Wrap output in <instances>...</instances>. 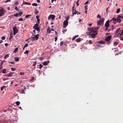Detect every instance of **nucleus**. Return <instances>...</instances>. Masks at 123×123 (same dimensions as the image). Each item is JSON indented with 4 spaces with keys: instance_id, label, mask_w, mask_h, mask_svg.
Returning <instances> with one entry per match:
<instances>
[{
    "instance_id": "obj_1",
    "label": "nucleus",
    "mask_w": 123,
    "mask_h": 123,
    "mask_svg": "<svg viewBox=\"0 0 123 123\" xmlns=\"http://www.w3.org/2000/svg\"><path fill=\"white\" fill-rule=\"evenodd\" d=\"M5 12V11L3 8L0 7V17L3 16L4 15Z\"/></svg>"
},
{
    "instance_id": "obj_2",
    "label": "nucleus",
    "mask_w": 123,
    "mask_h": 123,
    "mask_svg": "<svg viewBox=\"0 0 123 123\" xmlns=\"http://www.w3.org/2000/svg\"><path fill=\"white\" fill-rule=\"evenodd\" d=\"M13 30L14 32V35H15L18 32V30L17 28V27L14 26L13 28Z\"/></svg>"
},
{
    "instance_id": "obj_3",
    "label": "nucleus",
    "mask_w": 123,
    "mask_h": 123,
    "mask_svg": "<svg viewBox=\"0 0 123 123\" xmlns=\"http://www.w3.org/2000/svg\"><path fill=\"white\" fill-rule=\"evenodd\" d=\"M68 19H67L66 20L64 21V22L63 25V28H65L66 26H67L68 25V22L67 21Z\"/></svg>"
},
{
    "instance_id": "obj_4",
    "label": "nucleus",
    "mask_w": 123,
    "mask_h": 123,
    "mask_svg": "<svg viewBox=\"0 0 123 123\" xmlns=\"http://www.w3.org/2000/svg\"><path fill=\"white\" fill-rule=\"evenodd\" d=\"M55 16L54 15L50 14L48 17V19L50 20V18H51L52 20H54L55 18Z\"/></svg>"
},
{
    "instance_id": "obj_5",
    "label": "nucleus",
    "mask_w": 123,
    "mask_h": 123,
    "mask_svg": "<svg viewBox=\"0 0 123 123\" xmlns=\"http://www.w3.org/2000/svg\"><path fill=\"white\" fill-rule=\"evenodd\" d=\"M75 9L74 5L72 7V14L73 15H74L76 14L77 13H78V11H76L75 10L74 11V10Z\"/></svg>"
},
{
    "instance_id": "obj_6",
    "label": "nucleus",
    "mask_w": 123,
    "mask_h": 123,
    "mask_svg": "<svg viewBox=\"0 0 123 123\" xmlns=\"http://www.w3.org/2000/svg\"><path fill=\"white\" fill-rule=\"evenodd\" d=\"M116 35L118 36H119L120 33V28L117 29L116 31Z\"/></svg>"
},
{
    "instance_id": "obj_7",
    "label": "nucleus",
    "mask_w": 123,
    "mask_h": 123,
    "mask_svg": "<svg viewBox=\"0 0 123 123\" xmlns=\"http://www.w3.org/2000/svg\"><path fill=\"white\" fill-rule=\"evenodd\" d=\"M111 38V36H109L105 38V40L106 41H109Z\"/></svg>"
},
{
    "instance_id": "obj_8",
    "label": "nucleus",
    "mask_w": 123,
    "mask_h": 123,
    "mask_svg": "<svg viewBox=\"0 0 123 123\" xmlns=\"http://www.w3.org/2000/svg\"><path fill=\"white\" fill-rule=\"evenodd\" d=\"M93 33L92 34H91V36L92 38H94L95 36H96L98 34V33L97 32H92Z\"/></svg>"
},
{
    "instance_id": "obj_9",
    "label": "nucleus",
    "mask_w": 123,
    "mask_h": 123,
    "mask_svg": "<svg viewBox=\"0 0 123 123\" xmlns=\"http://www.w3.org/2000/svg\"><path fill=\"white\" fill-rule=\"evenodd\" d=\"M121 20L122 19H121L119 17V15H118L117 17V22L120 23L121 22Z\"/></svg>"
},
{
    "instance_id": "obj_10",
    "label": "nucleus",
    "mask_w": 123,
    "mask_h": 123,
    "mask_svg": "<svg viewBox=\"0 0 123 123\" xmlns=\"http://www.w3.org/2000/svg\"><path fill=\"white\" fill-rule=\"evenodd\" d=\"M15 73V72H10L9 73L7 74L6 75L8 77H12L13 74Z\"/></svg>"
},
{
    "instance_id": "obj_11",
    "label": "nucleus",
    "mask_w": 123,
    "mask_h": 123,
    "mask_svg": "<svg viewBox=\"0 0 123 123\" xmlns=\"http://www.w3.org/2000/svg\"><path fill=\"white\" fill-rule=\"evenodd\" d=\"M112 21H113V23L114 24H116L117 22V18H114L110 20V21L111 22Z\"/></svg>"
},
{
    "instance_id": "obj_12",
    "label": "nucleus",
    "mask_w": 123,
    "mask_h": 123,
    "mask_svg": "<svg viewBox=\"0 0 123 123\" xmlns=\"http://www.w3.org/2000/svg\"><path fill=\"white\" fill-rule=\"evenodd\" d=\"M0 123H9L8 120H4L0 122Z\"/></svg>"
},
{
    "instance_id": "obj_13",
    "label": "nucleus",
    "mask_w": 123,
    "mask_h": 123,
    "mask_svg": "<svg viewBox=\"0 0 123 123\" xmlns=\"http://www.w3.org/2000/svg\"><path fill=\"white\" fill-rule=\"evenodd\" d=\"M109 20H108L106 22L105 25V27H108L109 26Z\"/></svg>"
},
{
    "instance_id": "obj_14",
    "label": "nucleus",
    "mask_w": 123,
    "mask_h": 123,
    "mask_svg": "<svg viewBox=\"0 0 123 123\" xmlns=\"http://www.w3.org/2000/svg\"><path fill=\"white\" fill-rule=\"evenodd\" d=\"M92 32H97L98 33V31L97 30L96 28V27H95V28L92 27Z\"/></svg>"
},
{
    "instance_id": "obj_15",
    "label": "nucleus",
    "mask_w": 123,
    "mask_h": 123,
    "mask_svg": "<svg viewBox=\"0 0 123 123\" xmlns=\"http://www.w3.org/2000/svg\"><path fill=\"white\" fill-rule=\"evenodd\" d=\"M49 62V61H48L47 62L45 61L43 62V64L44 66H46L47 65Z\"/></svg>"
},
{
    "instance_id": "obj_16",
    "label": "nucleus",
    "mask_w": 123,
    "mask_h": 123,
    "mask_svg": "<svg viewBox=\"0 0 123 123\" xmlns=\"http://www.w3.org/2000/svg\"><path fill=\"white\" fill-rule=\"evenodd\" d=\"M38 23H36L35 24L34 26L33 27V28L34 29H35V28H37L38 27Z\"/></svg>"
},
{
    "instance_id": "obj_17",
    "label": "nucleus",
    "mask_w": 123,
    "mask_h": 123,
    "mask_svg": "<svg viewBox=\"0 0 123 123\" xmlns=\"http://www.w3.org/2000/svg\"><path fill=\"white\" fill-rule=\"evenodd\" d=\"M39 34H38L36 35L34 37L35 38V39L37 40L39 38Z\"/></svg>"
},
{
    "instance_id": "obj_18",
    "label": "nucleus",
    "mask_w": 123,
    "mask_h": 123,
    "mask_svg": "<svg viewBox=\"0 0 123 123\" xmlns=\"http://www.w3.org/2000/svg\"><path fill=\"white\" fill-rule=\"evenodd\" d=\"M75 41L77 42H79L81 41V38H78L75 39Z\"/></svg>"
},
{
    "instance_id": "obj_19",
    "label": "nucleus",
    "mask_w": 123,
    "mask_h": 123,
    "mask_svg": "<svg viewBox=\"0 0 123 123\" xmlns=\"http://www.w3.org/2000/svg\"><path fill=\"white\" fill-rule=\"evenodd\" d=\"M105 41H101L98 42V43H99L102 44H105Z\"/></svg>"
},
{
    "instance_id": "obj_20",
    "label": "nucleus",
    "mask_w": 123,
    "mask_h": 123,
    "mask_svg": "<svg viewBox=\"0 0 123 123\" xmlns=\"http://www.w3.org/2000/svg\"><path fill=\"white\" fill-rule=\"evenodd\" d=\"M29 39H30V40H35V38L33 37H31L29 38Z\"/></svg>"
},
{
    "instance_id": "obj_21",
    "label": "nucleus",
    "mask_w": 123,
    "mask_h": 123,
    "mask_svg": "<svg viewBox=\"0 0 123 123\" xmlns=\"http://www.w3.org/2000/svg\"><path fill=\"white\" fill-rule=\"evenodd\" d=\"M35 30H37V31L38 32V33H39V32H40V28L39 27H38L36 28H35Z\"/></svg>"
},
{
    "instance_id": "obj_22",
    "label": "nucleus",
    "mask_w": 123,
    "mask_h": 123,
    "mask_svg": "<svg viewBox=\"0 0 123 123\" xmlns=\"http://www.w3.org/2000/svg\"><path fill=\"white\" fill-rule=\"evenodd\" d=\"M6 69H4L2 70V73L4 74H6Z\"/></svg>"
},
{
    "instance_id": "obj_23",
    "label": "nucleus",
    "mask_w": 123,
    "mask_h": 123,
    "mask_svg": "<svg viewBox=\"0 0 123 123\" xmlns=\"http://www.w3.org/2000/svg\"><path fill=\"white\" fill-rule=\"evenodd\" d=\"M9 54H8L6 55L4 57V58L5 59H6L7 58L9 57Z\"/></svg>"
},
{
    "instance_id": "obj_24",
    "label": "nucleus",
    "mask_w": 123,
    "mask_h": 123,
    "mask_svg": "<svg viewBox=\"0 0 123 123\" xmlns=\"http://www.w3.org/2000/svg\"><path fill=\"white\" fill-rule=\"evenodd\" d=\"M20 103V102L18 101H17L16 103V104L17 106L19 105Z\"/></svg>"
},
{
    "instance_id": "obj_25",
    "label": "nucleus",
    "mask_w": 123,
    "mask_h": 123,
    "mask_svg": "<svg viewBox=\"0 0 123 123\" xmlns=\"http://www.w3.org/2000/svg\"><path fill=\"white\" fill-rule=\"evenodd\" d=\"M14 59L17 62L19 61V58H17L16 57H15V58Z\"/></svg>"
},
{
    "instance_id": "obj_26",
    "label": "nucleus",
    "mask_w": 123,
    "mask_h": 123,
    "mask_svg": "<svg viewBox=\"0 0 123 123\" xmlns=\"http://www.w3.org/2000/svg\"><path fill=\"white\" fill-rule=\"evenodd\" d=\"M25 4H26L27 5H31V3H29L27 2H25L23 4L25 5Z\"/></svg>"
},
{
    "instance_id": "obj_27",
    "label": "nucleus",
    "mask_w": 123,
    "mask_h": 123,
    "mask_svg": "<svg viewBox=\"0 0 123 123\" xmlns=\"http://www.w3.org/2000/svg\"><path fill=\"white\" fill-rule=\"evenodd\" d=\"M6 86H3L1 88V91H2L3 90L4 88L6 87Z\"/></svg>"
},
{
    "instance_id": "obj_28",
    "label": "nucleus",
    "mask_w": 123,
    "mask_h": 123,
    "mask_svg": "<svg viewBox=\"0 0 123 123\" xmlns=\"http://www.w3.org/2000/svg\"><path fill=\"white\" fill-rule=\"evenodd\" d=\"M120 8H119L118 9H117V12H116L117 13H119L120 12Z\"/></svg>"
},
{
    "instance_id": "obj_29",
    "label": "nucleus",
    "mask_w": 123,
    "mask_h": 123,
    "mask_svg": "<svg viewBox=\"0 0 123 123\" xmlns=\"http://www.w3.org/2000/svg\"><path fill=\"white\" fill-rule=\"evenodd\" d=\"M88 31H90V32H92V28H88Z\"/></svg>"
},
{
    "instance_id": "obj_30",
    "label": "nucleus",
    "mask_w": 123,
    "mask_h": 123,
    "mask_svg": "<svg viewBox=\"0 0 123 123\" xmlns=\"http://www.w3.org/2000/svg\"><path fill=\"white\" fill-rule=\"evenodd\" d=\"M91 32H86V34L88 36L91 35V33H92Z\"/></svg>"
},
{
    "instance_id": "obj_31",
    "label": "nucleus",
    "mask_w": 123,
    "mask_h": 123,
    "mask_svg": "<svg viewBox=\"0 0 123 123\" xmlns=\"http://www.w3.org/2000/svg\"><path fill=\"white\" fill-rule=\"evenodd\" d=\"M18 50V48H16L14 50V53L16 52H17Z\"/></svg>"
},
{
    "instance_id": "obj_32",
    "label": "nucleus",
    "mask_w": 123,
    "mask_h": 123,
    "mask_svg": "<svg viewBox=\"0 0 123 123\" xmlns=\"http://www.w3.org/2000/svg\"><path fill=\"white\" fill-rule=\"evenodd\" d=\"M101 22L100 20H98L97 21L98 25H101Z\"/></svg>"
},
{
    "instance_id": "obj_33",
    "label": "nucleus",
    "mask_w": 123,
    "mask_h": 123,
    "mask_svg": "<svg viewBox=\"0 0 123 123\" xmlns=\"http://www.w3.org/2000/svg\"><path fill=\"white\" fill-rule=\"evenodd\" d=\"M39 68L40 69H41L43 67V66L41 64H40L39 65Z\"/></svg>"
},
{
    "instance_id": "obj_34",
    "label": "nucleus",
    "mask_w": 123,
    "mask_h": 123,
    "mask_svg": "<svg viewBox=\"0 0 123 123\" xmlns=\"http://www.w3.org/2000/svg\"><path fill=\"white\" fill-rule=\"evenodd\" d=\"M118 43V42H117L116 41L114 43V44L115 45H117Z\"/></svg>"
},
{
    "instance_id": "obj_35",
    "label": "nucleus",
    "mask_w": 123,
    "mask_h": 123,
    "mask_svg": "<svg viewBox=\"0 0 123 123\" xmlns=\"http://www.w3.org/2000/svg\"><path fill=\"white\" fill-rule=\"evenodd\" d=\"M88 6L87 5H86L85 6V10H87Z\"/></svg>"
},
{
    "instance_id": "obj_36",
    "label": "nucleus",
    "mask_w": 123,
    "mask_h": 123,
    "mask_svg": "<svg viewBox=\"0 0 123 123\" xmlns=\"http://www.w3.org/2000/svg\"><path fill=\"white\" fill-rule=\"evenodd\" d=\"M31 16V15H26L25 16V17L26 18H28L30 16Z\"/></svg>"
},
{
    "instance_id": "obj_37",
    "label": "nucleus",
    "mask_w": 123,
    "mask_h": 123,
    "mask_svg": "<svg viewBox=\"0 0 123 123\" xmlns=\"http://www.w3.org/2000/svg\"><path fill=\"white\" fill-rule=\"evenodd\" d=\"M37 61H36L34 62V64L33 65L34 66H36V64H37Z\"/></svg>"
},
{
    "instance_id": "obj_38",
    "label": "nucleus",
    "mask_w": 123,
    "mask_h": 123,
    "mask_svg": "<svg viewBox=\"0 0 123 123\" xmlns=\"http://www.w3.org/2000/svg\"><path fill=\"white\" fill-rule=\"evenodd\" d=\"M32 5L33 6H37V4L36 3H34L32 4Z\"/></svg>"
},
{
    "instance_id": "obj_39",
    "label": "nucleus",
    "mask_w": 123,
    "mask_h": 123,
    "mask_svg": "<svg viewBox=\"0 0 123 123\" xmlns=\"http://www.w3.org/2000/svg\"><path fill=\"white\" fill-rule=\"evenodd\" d=\"M47 32L48 33H51V31L48 29H47Z\"/></svg>"
},
{
    "instance_id": "obj_40",
    "label": "nucleus",
    "mask_w": 123,
    "mask_h": 123,
    "mask_svg": "<svg viewBox=\"0 0 123 123\" xmlns=\"http://www.w3.org/2000/svg\"><path fill=\"white\" fill-rule=\"evenodd\" d=\"M123 36V30L122 31L121 33L119 35L120 36Z\"/></svg>"
},
{
    "instance_id": "obj_41",
    "label": "nucleus",
    "mask_w": 123,
    "mask_h": 123,
    "mask_svg": "<svg viewBox=\"0 0 123 123\" xmlns=\"http://www.w3.org/2000/svg\"><path fill=\"white\" fill-rule=\"evenodd\" d=\"M22 14H23L22 12H19L18 14V15H19L20 16H21L22 15Z\"/></svg>"
},
{
    "instance_id": "obj_42",
    "label": "nucleus",
    "mask_w": 123,
    "mask_h": 123,
    "mask_svg": "<svg viewBox=\"0 0 123 123\" xmlns=\"http://www.w3.org/2000/svg\"><path fill=\"white\" fill-rule=\"evenodd\" d=\"M67 30L66 29H65V30H63L62 31V32L64 33L65 32H66L67 31Z\"/></svg>"
},
{
    "instance_id": "obj_43",
    "label": "nucleus",
    "mask_w": 123,
    "mask_h": 123,
    "mask_svg": "<svg viewBox=\"0 0 123 123\" xmlns=\"http://www.w3.org/2000/svg\"><path fill=\"white\" fill-rule=\"evenodd\" d=\"M29 52V51H28L26 50H25V52H24V54H27Z\"/></svg>"
},
{
    "instance_id": "obj_44",
    "label": "nucleus",
    "mask_w": 123,
    "mask_h": 123,
    "mask_svg": "<svg viewBox=\"0 0 123 123\" xmlns=\"http://www.w3.org/2000/svg\"><path fill=\"white\" fill-rule=\"evenodd\" d=\"M97 18H101V16L99 15H98L97 16Z\"/></svg>"
},
{
    "instance_id": "obj_45",
    "label": "nucleus",
    "mask_w": 123,
    "mask_h": 123,
    "mask_svg": "<svg viewBox=\"0 0 123 123\" xmlns=\"http://www.w3.org/2000/svg\"><path fill=\"white\" fill-rule=\"evenodd\" d=\"M89 43L90 44H91L92 43V41L91 40H90L89 41Z\"/></svg>"
},
{
    "instance_id": "obj_46",
    "label": "nucleus",
    "mask_w": 123,
    "mask_h": 123,
    "mask_svg": "<svg viewBox=\"0 0 123 123\" xmlns=\"http://www.w3.org/2000/svg\"><path fill=\"white\" fill-rule=\"evenodd\" d=\"M18 14H14V16L15 17H18Z\"/></svg>"
},
{
    "instance_id": "obj_47",
    "label": "nucleus",
    "mask_w": 123,
    "mask_h": 123,
    "mask_svg": "<svg viewBox=\"0 0 123 123\" xmlns=\"http://www.w3.org/2000/svg\"><path fill=\"white\" fill-rule=\"evenodd\" d=\"M100 21L101 23H102L104 22V20L103 18H102L101 19V20Z\"/></svg>"
},
{
    "instance_id": "obj_48",
    "label": "nucleus",
    "mask_w": 123,
    "mask_h": 123,
    "mask_svg": "<svg viewBox=\"0 0 123 123\" xmlns=\"http://www.w3.org/2000/svg\"><path fill=\"white\" fill-rule=\"evenodd\" d=\"M18 1H16L15 2V4L16 5H18Z\"/></svg>"
},
{
    "instance_id": "obj_49",
    "label": "nucleus",
    "mask_w": 123,
    "mask_h": 123,
    "mask_svg": "<svg viewBox=\"0 0 123 123\" xmlns=\"http://www.w3.org/2000/svg\"><path fill=\"white\" fill-rule=\"evenodd\" d=\"M40 19H37V22L38 24H39L40 23Z\"/></svg>"
},
{
    "instance_id": "obj_50",
    "label": "nucleus",
    "mask_w": 123,
    "mask_h": 123,
    "mask_svg": "<svg viewBox=\"0 0 123 123\" xmlns=\"http://www.w3.org/2000/svg\"><path fill=\"white\" fill-rule=\"evenodd\" d=\"M11 70L12 71H14L16 70V69H14L13 68H11Z\"/></svg>"
},
{
    "instance_id": "obj_51",
    "label": "nucleus",
    "mask_w": 123,
    "mask_h": 123,
    "mask_svg": "<svg viewBox=\"0 0 123 123\" xmlns=\"http://www.w3.org/2000/svg\"><path fill=\"white\" fill-rule=\"evenodd\" d=\"M63 41H61V42L60 45L61 46L63 44Z\"/></svg>"
},
{
    "instance_id": "obj_52",
    "label": "nucleus",
    "mask_w": 123,
    "mask_h": 123,
    "mask_svg": "<svg viewBox=\"0 0 123 123\" xmlns=\"http://www.w3.org/2000/svg\"><path fill=\"white\" fill-rule=\"evenodd\" d=\"M28 45V43H26V44L25 45L24 47H27Z\"/></svg>"
},
{
    "instance_id": "obj_53",
    "label": "nucleus",
    "mask_w": 123,
    "mask_h": 123,
    "mask_svg": "<svg viewBox=\"0 0 123 123\" xmlns=\"http://www.w3.org/2000/svg\"><path fill=\"white\" fill-rule=\"evenodd\" d=\"M1 39L3 40H4L5 39V37L3 36L1 37Z\"/></svg>"
},
{
    "instance_id": "obj_54",
    "label": "nucleus",
    "mask_w": 123,
    "mask_h": 123,
    "mask_svg": "<svg viewBox=\"0 0 123 123\" xmlns=\"http://www.w3.org/2000/svg\"><path fill=\"white\" fill-rule=\"evenodd\" d=\"M23 20V19L22 18H20L18 19V21H22V20Z\"/></svg>"
},
{
    "instance_id": "obj_55",
    "label": "nucleus",
    "mask_w": 123,
    "mask_h": 123,
    "mask_svg": "<svg viewBox=\"0 0 123 123\" xmlns=\"http://www.w3.org/2000/svg\"><path fill=\"white\" fill-rule=\"evenodd\" d=\"M10 39H11L12 38V37H13L11 35V33L10 34Z\"/></svg>"
},
{
    "instance_id": "obj_56",
    "label": "nucleus",
    "mask_w": 123,
    "mask_h": 123,
    "mask_svg": "<svg viewBox=\"0 0 123 123\" xmlns=\"http://www.w3.org/2000/svg\"><path fill=\"white\" fill-rule=\"evenodd\" d=\"M20 75H23L24 74V73L20 72Z\"/></svg>"
},
{
    "instance_id": "obj_57",
    "label": "nucleus",
    "mask_w": 123,
    "mask_h": 123,
    "mask_svg": "<svg viewBox=\"0 0 123 123\" xmlns=\"http://www.w3.org/2000/svg\"><path fill=\"white\" fill-rule=\"evenodd\" d=\"M78 1L77 2H76V5H77V6H79V3H78Z\"/></svg>"
},
{
    "instance_id": "obj_58",
    "label": "nucleus",
    "mask_w": 123,
    "mask_h": 123,
    "mask_svg": "<svg viewBox=\"0 0 123 123\" xmlns=\"http://www.w3.org/2000/svg\"><path fill=\"white\" fill-rule=\"evenodd\" d=\"M9 62V63H12V64H14L15 63V62Z\"/></svg>"
},
{
    "instance_id": "obj_59",
    "label": "nucleus",
    "mask_w": 123,
    "mask_h": 123,
    "mask_svg": "<svg viewBox=\"0 0 123 123\" xmlns=\"http://www.w3.org/2000/svg\"><path fill=\"white\" fill-rule=\"evenodd\" d=\"M120 39L121 40H123V37H120Z\"/></svg>"
},
{
    "instance_id": "obj_60",
    "label": "nucleus",
    "mask_w": 123,
    "mask_h": 123,
    "mask_svg": "<svg viewBox=\"0 0 123 123\" xmlns=\"http://www.w3.org/2000/svg\"><path fill=\"white\" fill-rule=\"evenodd\" d=\"M55 42H56L57 40V37H55Z\"/></svg>"
},
{
    "instance_id": "obj_61",
    "label": "nucleus",
    "mask_w": 123,
    "mask_h": 123,
    "mask_svg": "<svg viewBox=\"0 0 123 123\" xmlns=\"http://www.w3.org/2000/svg\"><path fill=\"white\" fill-rule=\"evenodd\" d=\"M8 44L7 43H5V45L6 47H7Z\"/></svg>"
},
{
    "instance_id": "obj_62",
    "label": "nucleus",
    "mask_w": 123,
    "mask_h": 123,
    "mask_svg": "<svg viewBox=\"0 0 123 123\" xmlns=\"http://www.w3.org/2000/svg\"><path fill=\"white\" fill-rule=\"evenodd\" d=\"M114 29V28L113 26V25H112L111 26V30H113Z\"/></svg>"
},
{
    "instance_id": "obj_63",
    "label": "nucleus",
    "mask_w": 123,
    "mask_h": 123,
    "mask_svg": "<svg viewBox=\"0 0 123 123\" xmlns=\"http://www.w3.org/2000/svg\"><path fill=\"white\" fill-rule=\"evenodd\" d=\"M22 92L23 93H24V94L25 93V92H24V90H22Z\"/></svg>"
},
{
    "instance_id": "obj_64",
    "label": "nucleus",
    "mask_w": 123,
    "mask_h": 123,
    "mask_svg": "<svg viewBox=\"0 0 123 123\" xmlns=\"http://www.w3.org/2000/svg\"><path fill=\"white\" fill-rule=\"evenodd\" d=\"M36 18H37V19H39V16L38 15H37L36 16Z\"/></svg>"
}]
</instances>
